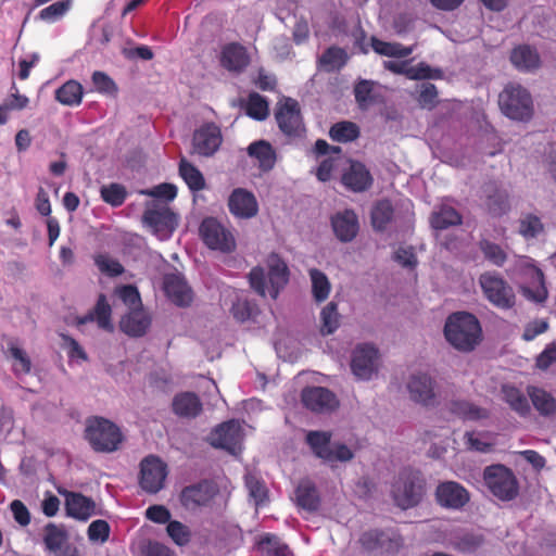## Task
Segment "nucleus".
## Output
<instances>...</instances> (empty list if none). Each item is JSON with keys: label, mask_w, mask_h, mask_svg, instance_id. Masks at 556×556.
<instances>
[{"label": "nucleus", "mask_w": 556, "mask_h": 556, "mask_svg": "<svg viewBox=\"0 0 556 556\" xmlns=\"http://www.w3.org/2000/svg\"><path fill=\"white\" fill-rule=\"evenodd\" d=\"M444 334L455 349L469 352L481 341L482 329L475 315L467 312H456L447 317Z\"/></svg>", "instance_id": "obj_1"}, {"label": "nucleus", "mask_w": 556, "mask_h": 556, "mask_svg": "<svg viewBox=\"0 0 556 556\" xmlns=\"http://www.w3.org/2000/svg\"><path fill=\"white\" fill-rule=\"evenodd\" d=\"M266 263L268 275L266 276L264 269L257 266L251 270L249 280L251 287L260 295L266 296L268 294L275 300L289 280V269L287 264L276 253L268 255Z\"/></svg>", "instance_id": "obj_2"}, {"label": "nucleus", "mask_w": 556, "mask_h": 556, "mask_svg": "<svg viewBox=\"0 0 556 556\" xmlns=\"http://www.w3.org/2000/svg\"><path fill=\"white\" fill-rule=\"evenodd\" d=\"M394 503L402 509L417 506L426 493V480L419 470L404 468L392 485Z\"/></svg>", "instance_id": "obj_3"}, {"label": "nucleus", "mask_w": 556, "mask_h": 556, "mask_svg": "<svg viewBox=\"0 0 556 556\" xmlns=\"http://www.w3.org/2000/svg\"><path fill=\"white\" fill-rule=\"evenodd\" d=\"M85 437L94 451L105 453L116 451L123 441L119 428L102 417L87 419Z\"/></svg>", "instance_id": "obj_4"}, {"label": "nucleus", "mask_w": 556, "mask_h": 556, "mask_svg": "<svg viewBox=\"0 0 556 556\" xmlns=\"http://www.w3.org/2000/svg\"><path fill=\"white\" fill-rule=\"evenodd\" d=\"M305 441L313 454L327 463H345L354 457V446L340 442H331V433L327 431H307Z\"/></svg>", "instance_id": "obj_5"}, {"label": "nucleus", "mask_w": 556, "mask_h": 556, "mask_svg": "<svg viewBox=\"0 0 556 556\" xmlns=\"http://www.w3.org/2000/svg\"><path fill=\"white\" fill-rule=\"evenodd\" d=\"M483 480L489 491L498 500H514L519 490L514 472L504 465H491L483 471Z\"/></svg>", "instance_id": "obj_6"}, {"label": "nucleus", "mask_w": 556, "mask_h": 556, "mask_svg": "<svg viewBox=\"0 0 556 556\" xmlns=\"http://www.w3.org/2000/svg\"><path fill=\"white\" fill-rule=\"evenodd\" d=\"M502 112L510 119L527 121L532 115V99L529 91L518 84H510L500 93Z\"/></svg>", "instance_id": "obj_7"}, {"label": "nucleus", "mask_w": 556, "mask_h": 556, "mask_svg": "<svg viewBox=\"0 0 556 556\" xmlns=\"http://www.w3.org/2000/svg\"><path fill=\"white\" fill-rule=\"evenodd\" d=\"M479 285L486 300L497 308L509 309L515 305L514 290L500 274H482L479 277Z\"/></svg>", "instance_id": "obj_8"}, {"label": "nucleus", "mask_w": 556, "mask_h": 556, "mask_svg": "<svg viewBox=\"0 0 556 556\" xmlns=\"http://www.w3.org/2000/svg\"><path fill=\"white\" fill-rule=\"evenodd\" d=\"M200 237L211 250L230 252L236 247L232 232L216 218H205L200 225Z\"/></svg>", "instance_id": "obj_9"}, {"label": "nucleus", "mask_w": 556, "mask_h": 556, "mask_svg": "<svg viewBox=\"0 0 556 556\" xmlns=\"http://www.w3.org/2000/svg\"><path fill=\"white\" fill-rule=\"evenodd\" d=\"M218 495L217 486L210 481L188 485L180 493V503L189 511L212 507Z\"/></svg>", "instance_id": "obj_10"}, {"label": "nucleus", "mask_w": 556, "mask_h": 556, "mask_svg": "<svg viewBox=\"0 0 556 556\" xmlns=\"http://www.w3.org/2000/svg\"><path fill=\"white\" fill-rule=\"evenodd\" d=\"M517 266L522 275L529 279L528 283L521 286L522 294L533 301L541 303L547 298V289L544 283L542 270L535 266L532 258L522 256L518 260Z\"/></svg>", "instance_id": "obj_11"}, {"label": "nucleus", "mask_w": 556, "mask_h": 556, "mask_svg": "<svg viewBox=\"0 0 556 556\" xmlns=\"http://www.w3.org/2000/svg\"><path fill=\"white\" fill-rule=\"evenodd\" d=\"M243 435L240 421L229 420L216 427L211 432L208 440L213 446L237 455L242 450Z\"/></svg>", "instance_id": "obj_12"}, {"label": "nucleus", "mask_w": 556, "mask_h": 556, "mask_svg": "<svg viewBox=\"0 0 556 556\" xmlns=\"http://www.w3.org/2000/svg\"><path fill=\"white\" fill-rule=\"evenodd\" d=\"M142 219L162 241L168 240L178 225V215L167 206L146 210Z\"/></svg>", "instance_id": "obj_13"}, {"label": "nucleus", "mask_w": 556, "mask_h": 556, "mask_svg": "<svg viewBox=\"0 0 556 556\" xmlns=\"http://www.w3.org/2000/svg\"><path fill=\"white\" fill-rule=\"evenodd\" d=\"M167 466L156 456H148L141 462L140 486L148 493L155 494L164 488Z\"/></svg>", "instance_id": "obj_14"}, {"label": "nucleus", "mask_w": 556, "mask_h": 556, "mask_svg": "<svg viewBox=\"0 0 556 556\" xmlns=\"http://www.w3.org/2000/svg\"><path fill=\"white\" fill-rule=\"evenodd\" d=\"M276 119L281 131L288 137H301L305 127L298 101L288 98L276 111Z\"/></svg>", "instance_id": "obj_15"}, {"label": "nucleus", "mask_w": 556, "mask_h": 556, "mask_svg": "<svg viewBox=\"0 0 556 556\" xmlns=\"http://www.w3.org/2000/svg\"><path fill=\"white\" fill-rule=\"evenodd\" d=\"M378 351L372 345H358L352 355L351 368L361 380H369L377 371Z\"/></svg>", "instance_id": "obj_16"}, {"label": "nucleus", "mask_w": 556, "mask_h": 556, "mask_svg": "<svg viewBox=\"0 0 556 556\" xmlns=\"http://www.w3.org/2000/svg\"><path fill=\"white\" fill-rule=\"evenodd\" d=\"M435 500L441 507L459 510L469 502L470 495L460 483L445 481L438 484Z\"/></svg>", "instance_id": "obj_17"}, {"label": "nucleus", "mask_w": 556, "mask_h": 556, "mask_svg": "<svg viewBox=\"0 0 556 556\" xmlns=\"http://www.w3.org/2000/svg\"><path fill=\"white\" fill-rule=\"evenodd\" d=\"M58 493L65 498V510L68 517L87 521L96 514V503L81 493L58 488Z\"/></svg>", "instance_id": "obj_18"}, {"label": "nucleus", "mask_w": 556, "mask_h": 556, "mask_svg": "<svg viewBox=\"0 0 556 556\" xmlns=\"http://www.w3.org/2000/svg\"><path fill=\"white\" fill-rule=\"evenodd\" d=\"M222 141L219 127L213 123L204 124L193 134V150L202 156H211L219 149Z\"/></svg>", "instance_id": "obj_19"}, {"label": "nucleus", "mask_w": 556, "mask_h": 556, "mask_svg": "<svg viewBox=\"0 0 556 556\" xmlns=\"http://www.w3.org/2000/svg\"><path fill=\"white\" fill-rule=\"evenodd\" d=\"M362 546L367 551L380 549L382 552L392 553L397 551L402 545L401 536L394 531L370 530L364 532L359 539Z\"/></svg>", "instance_id": "obj_20"}, {"label": "nucleus", "mask_w": 556, "mask_h": 556, "mask_svg": "<svg viewBox=\"0 0 556 556\" xmlns=\"http://www.w3.org/2000/svg\"><path fill=\"white\" fill-rule=\"evenodd\" d=\"M229 212L237 218L249 219L258 212V202L255 195L243 188H236L228 199Z\"/></svg>", "instance_id": "obj_21"}, {"label": "nucleus", "mask_w": 556, "mask_h": 556, "mask_svg": "<svg viewBox=\"0 0 556 556\" xmlns=\"http://www.w3.org/2000/svg\"><path fill=\"white\" fill-rule=\"evenodd\" d=\"M302 402L305 407L316 413H325L337 407L336 395L323 387H309L302 391Z\"/></svg>", "instance_id": "obj_22"}, {"label": "nucleus", "mask_w": 556, "mask_h": 556, "mask_svg": "<svg viewBox=\"0 0 556 556\" xmlns=\"http://www.w3.org/2000/svg\"><path fill=\"white\" fill-rule=\"evenodd\" d=\"M164 291L167 298L177 306H188L193 300L191 288L182 276L169 274L164 278Z\"/></svg>", "instance_id": "obj_23"}, {"label": "nucleus", "mask_w": 556, "mask_h": 556, "mask_svg": "<svg viewBox=\"0 0 556 556\" xmlns=\"http://www.w3.org/2000/svg\"><path fill=\"white\" fill-rule=\"evenodd\" d=\"M407 389L413 401L424 405L434 404V386L432 379L427 374L412 375Z\"/></svg>", "instance_id": "obj_24"}, {"label": "nucleus", "mask_w": 556, "mask_h": 556, "mask_svg": "<svg viewBox=\"0 0 556 556\" xmlns=\"http://www.w3.org/2000/svg\"><path fill=\"white\" fill-rule=\"evenodd\" d=\"M331 225L337 238L342 242L352 241L358 232V218L351 210L337 213L332 219Z\"/></svg>", "instance_id": "obj_25"}, {"label": "nucleus", "mask_w": 556, "mask_h": 556, "mask_svg": "<svg viewBox=\"0 0 556 556\" xmlns=\"http://www.w3.org/2000/svg\"><path fill=\"white\" fill-rule=\"evenodd\" d=\"M111 315L112 308L106 296L104 294H100L94 308L88 314L78 317L76 323L77 325H85L87 323L96 321L99 328L106 331H113L114 326L111 321Z\"/></svg>", "instance_id": "obj_26"}, {"label": "nucleus", "mask_w": 556, "mask_h": 556, "mask_svg": "<svg viewBox=\"0 0 556 556\" xmlns=\"http://www.w3.org/2000/svg\"><path fill=\"white\" fill-rule=\"evenodd\" d=\"M448 412L464 421H478L489 417V410L467 400L453 399L447 404Z\"/></svg>", "instance_id": "obj_27"}, {"label": "nucleus", "mask_w": 556, "mask_h": 556, "mask_svg": "<svg viewBox=\"0 0 556 556\" xmlns=\"http://www.w3.org/2000/svg\"><path fill=\"white\" fill-rule=\"evenodd\" d=\"M343 185L355 192H361L371 186L372 177L366 166L359 162H352L342 176Z\"/></svg>", "instance_id": "obj_28"}, {"label": "nucleus", "mask_w": 556, "mask_h": 556, "mask_svg": "<svg viewBox=\"0 0 556 556\" xmlns=\"http://www.w3.org/2000/svg\"><path fill=\"white\" fill-rule=\"evenodd\" d=\"M222 65L231 72H241L250 63L247 49L239 43L226 45L222 50Z\"/></svg>", "instance_id": "obj_29"}, {"label": "nucleus", "mask_w": 556, "mask_h": 556, "mask_svg": "<svg viewBox=\"0 0 556 556\" xmlns=\"http://www.w3.org/2000/svg\"><path fill=\"white\" fill-rule=\"evenodd\" d=\"M510 61L521 72H533L541 66V59L536 49L528 45L514 48L510 53Z\"/></svg>", "instance_id": "obj_30"}, {"label": "nucleus", "mask_w": 556, "mask_h": 556, "mask_svg": "<svg viewBox=\"0 0 556 556\" xmlns=\"http://www.w3.org/2000/svg\"><path fill=\"white\" fill-rule=\"evenodd\" d=\"M483 193L485 195V206L492 216H502L509 210L508 194L506 190L497 187L496 184H488Z\"/></svg>", "instance_id": "obj_31"}, {"label": "nucleus", "mask_w": 556, "mask_h": 556, "mask_svg": "<svg viewBox=\"0 0 556 556\" xmlns=\"http://www.w3.org/2000/svg\"><path fill=\"white\" fill-rule=\"evenodd\" d=\"M151 325L149 315L143 309H135L121 320V329L131 337L143 336Z\"/></svg>", "instance_id": "obj_32"}, {"label": "nucleus", "mask_w": 556, "mask_h": 556, "mask_svg": "<svg viewBox=\"0 0 556 556\" xmlns=\"http://www.w3.org/2000/svg\"><path fill=\"white\" fill-rule=\"evenodd\" d=\"M173 409L178 416L193 418L201 413L202 403L197 394L185 392L175 396Z\"/></svg>", "instance_id": "obj_33"}, {"label": "nucleus", "mask_w": 556, "mask_h": 556, "mask_svg": "<svg viewBox=\"0 0 556 556\" xmlns=\"http://www.w3.org/2000/svg\"><path fill=\"white\" fill-rule=\"evenodd\" d=\"M431 226L435 230H443L450 226H456L462 223L460 214L447 203H442L437 211H434L430 218Z\"/></svg>", "instance_id": "obj_34"}, {"label": "nucleus", "mask_w": 556, "mask_h": 556, "mask_svg": "<svg viewBox=\"0 0 556 556\" xmlns=\"http://www.w3.org/2000/svg\"><path fill=\"white\" fill-rule=\"evenodd\" d=\"M465 443L470 451L490 453L496 445V434L489 431H468L465 433Z\"/></svg>", "instance_id": "obj_35"}, {"label": "nucleus", "mask_w": 556, "mask_h": 556, "mask_svg": "<svg viewBox=\"0 0 556 556\" xmlns=\"http://www.w3.org/2000/svg\"><path fill=\"white\" fill-rule=\"evenodd\" d=\"M502 394L503 400L520 416H526L530 413L528 397L520 389L510 384H504L502 387Z\"/></svg>", "instance_id": "obj_36"}, {"label": "nucleus", "mask_w": 556, "mask_h": 556, "mask_svg": "<svg viewBox=\"0 0 556 556\" xmlns=\"http://www.w3.org/2000/svg\"><path fill=\"white\" fill-rule=\"evenodd\" d=\"M528 395L534 408L543 416H549L556 410V401L551 393L538 387H528Z\"/></svg>", "instance_id": "obj_37"}, {"label": "nucleus", "mask_w": 556, "mask_h": 556, "mask_svg": "<svg viewBox=\"0 0 556 556\" xmlns=\"http://www.w3.org/2000/svg\"><path fill=\"white\" fill-rule=\"evenodd\" d=\"M83 86L76 80H67L55 91V99L63 105L76 106L81 103Z\"/></svg>", "instance_id": "obj_38"}, {"label": "nucleus", "mask_w": 556, "mask_h": 556, "mask_svg": "<svg viewBox=\"0 0 556 556\" xmlns=\"http://www.w3.org/2000/svg\"><path fill=\"white\" fill-rule=\"evenodd\" d=\"M295 497L298 505L308 511H314L319 506L317 490L308 480H303L299 483L295 490Z\"/></svg>", "instance_id": "obj_39"}, {"label": "nucleus", "mask_w": 556, "mask_h": 556, "mask_svg": "<svg viewBox=\"0 0 556 556\" xmlns=\"http://www.w3.org/2000/svg\"><path fill=\"white\" fill-rule=\"evenodd\" d=\"M248 152L250 156L257 160L261 169L269 170L274 167L276 162L275 151L266 141L261 140L251 143Z\"/></svg>", "instance_id": "obj_40"}, {"label": "nucleus", "mask_w": 556, "mask_h": 556, "mask_svg": "<svg viewBox=\"0 0 556 556\" xmlns=\"http://www.w3.org/2000/svg\"><path fill=\"white\" fill-rule=\"evenodd\" d=\"M371 48L380 55L397 59L406 58L414 51L413 47H404L397 42H387L377 38L371 39Z\"/></svg>", "instance_id": "obj_41"}, {"label": "nucleus", "mask_w": 556, "mask_h": 556, "mask_svg": "<svg viewBox=\"0 0 556 556\" xmlns=\"http://www.w3.org/2000/svg\"><path fill=\"white\" fill-rule=\"evenodd\" d=\"M179 174L191 191H200L205 187L202 173L186 160L179 164Z\"/></svg>", "instance_id": "obj_42"}, {"label": "nucleus", "mask_w": 556, "mask_h": 556, "mask_svg": "<svg viewBox=\"0 0 556 556\" xmlns=\"http://www.w3.org/2000/svg\"><path fill=\"white\" fill-rule=\"evenodd\" d=\"M544 230L541 218L534 214H523L519 219V233L527 240L536 238Z\"/></svg>", "instance_id": "obj_43"}, {"label": "nucleus", "mask_w": 556, "mask_h": 556, "mask_svg": "<svg viewBox=\"0 0 556 556\" xmlns=\"http://www.w3.org/2000/svg\"><path fill=\"white\" fill-rule=\"evenodd\" d=\"M309 277L312 281V293L316 302L325 301L330 293V282L328 277L318 269H311Z\"/></svg>", "instance_id": "obj_44"}, {"label": "nucleus", "mask_w": 556, "mask_h": 556, "mask_svg": "<svg viewBox=\"0 0 556 556\" xmlns=\"http://www.w3.org/2000/svg\"><path fill=\"white\" fill-rule=\"evenodd\" d=\"M330 138L338 142H350L359 136V129L352 122H340L334 124L329 131Z\"/></svg>", "instance_id": "obj_45"}, {"label": "nucleus", "mask_w": 556, "mask_h": 556, "mask_svg": "<svg viewBox=\"0 0 556 556\" xmlns=\"http://www.w3.org/2000/svg\"><path fill=\"white\" fill-rule=\"evenodd\" d=\"M67 539L65 530L54 523H48L45 528L43 543L46 548L51 552L61 549Z\"/></svg>", "instance_id": "obj_46"}, {"label": "nucleus", "mask_w": 556, "mask_h": 556, "mask_svg": "<svg viewBox=\"0 0 556 556\" xmlns=\"http://www.w3.org/2000/svg\"><path fill=\"white\" fill-rule=\"evenodd\" d=\"M393 215L392 204L388 200H381L376 203L371 211V223L374 228L382 230L391 220Z\"/></svg>", "instance_id": "obj_47"}, {"label": "nucleus", "mask_w": 556, "mask_h": 556, "mask_svg": "<svg viewBox=\"0 0 556 556\" xmlns=\"http://www.w3.org/2000/svg\"><path fill=\"white\" fill-rule=\"evenodd\" d=\"M245 111L251 118L264 121L269 114L268 102L258 93H251L248 98Z\"/></svg>", "instance_id": "obj_48"}, {"label": "nucleus", "mask_w": 556, "mask_h": 556, "mask_svg": "<svg viewBox=\"0 0 556 556\" xmlns=\"http://www.w3.org/2000/svg\"><path fill=\"white\" fill-rule=\"evenodd\" d=\"M323 334L333 333L340 325V315L338 313V306L334 302L328 303L320 313Z\"/></svg>", "instance_id": "obj_49"}, {"label": "nucleus", "mask_w": 556, "mask_h": 556, "mask_svg": "<svg viewBox=\"0 0 556 556\" xmlns=\"http://www.w3.org/2000/svg\"><path fill=\"white\" fill-rule=\"evenodd\" d=\"M9 352L14 359L13 371L16 376L26 375L30 371L31 363L27 353L21 349L15 341L9 342Z\"/></svg>", "instance_id": "obj_50"}, {"label": "nucleus", "mask_w": 556, "mask_h": 556, "mask_svg": "<svg viewBox=\"0 0 556 556\" xmlns=\"http://www.w3.org/2000/svg\"><path fill=\"white\" fill-rule=\"evenodd\" d=\"M260 547L268 556H293L289 546L274 534H265L260 541Z\"/></svg>", "instance_id": "obj_51"}, {"label": "nucleus", "mask_w": 556, "mask_h": 556, "mask_svg": "<svg viewBox=\"0 0 556 556\" xmlns=\"http://www.w3.org/2000/svg\"><path fill=\"white\" fill-rule=\"evenodd\" d=\"M320 65L325 71L331 72L341 68L346 62V53L341 48H329L321 55Z\"/></svg>", "instance_id": "obj_52"}, {"label": "nucleus", "mask_w": 556, "mask_h": 556, "mask_svg": "<svg viewBox=\"0 0 556 556\" xmlns=\"http://www.w3.org/2000/svg\"><path fill=\"white\" fill-rule=\"evenodd\" d=\"M100 193L102 200L114 207L121 206L125 202L127 195L125 187L116 182L102 186Z\"/></svg>", "instance_id": "obj_53"}, {"label": "nucleus", "mask_w": 556, "mask_h": 556, "mask_svg": "<svg viewBox=\"0 0 556 556\" xmlns=\"http://www.w3.org/2000/svg\"><path fill=\"white\" fill-rule=\"evenodd\" d=\"M72 0H60L39 12V18L47 23H54L62 18L71 9Z\"/></svg>", "instance_id": "obj_54"}, {"label": "nucleus", "mask_w": 556, "mask_h": 556, "mask_svg": "<svg viewBox=\"0 0 556 556\" xmlns=\"http://www.w3.org/2000/svg\"><path fill=\"white\" fill-rule=\"evenodd\" d=\"M115 292L130 312L142 309L141 298L136 287L131 285L122 286Z\"/></svg>", "instance_id": "obj_55"}, {"label": "nucleus", "mask_w": 556, "mask_h": 556, "mask_svg": "<svg viewBox=\"0 0 556 556\" xmlns=\"http://www.w3.org/2000/svg\"><path fill=\"white\" fill-rule=\"evenodd\" d=\"M168 536L178 546H185L190 542L191 532L190 529L180 521L172 520L166 527Z\"/></svg>", "instance_id": "obj_56"}, {"label": "nucleus", "mask_w": 556, "mask_h": 556, "mask_svg": "<svg viewBox=\"0 0 556 556\" xmlns=\"http://www.w3.org/2000/svg\"><path fill=\"white\" fill-rule=\"evenodd\" d=\"M94 264L98 269L110 277H116L123 274V265L108 254H98L94 256Z\"/></svg>", "instance_id": "obj_57"}, {"label": "nucleus", "mask_w": 556, "mask_h": 556, "mask_svg": "<svg viewBox=\"0 0 556 556\" xmlns=\"http://www.w3.org/2000/svg\"><path fill=\"white\" fill-rule=\"evenodd\" d=\"M94 90L105 96L115 97L118 88L115 81L105 73L96 71L91 77Z\"/></svg>", "instance_id": "obj_58"}, {"label": "nucleus", "mask_w": 556, "mask_h": 556, "mask_svg": "<svg viewBox=\"0 0 556 556\" xmlns=\"http://www.w3.org/2000/svg\"><path fill=\"white\" fill-rule=\"evenodd\" d=\"M374 86L370 80H361L356 84L354 94L361 109H367L375 102Z\"/></svg>", "instance_id": "obj_59"}, {"label": "nucleus", "mask_w": 556, "mask_h": 556, "mask_svg": "<svg viewBox=\"0 0 556 556\" xmlns=\"http://www.w3.org/2000/svg\"><path fill=\"white\" fill-rule=\"evenodd\" d=\"M442 77V71L440 68H432L425 62H420L415 66L409 65L407 71V78L413 80L420 79H438Z\"/></svg>", "instance_id": "obj_60"}, {"label": "nucleus", "mask_w": 556, "mask_h": 556, "mask_svg": "<svg viewBox=\"0 0 556 556\" xmlns=\"http://www.w3.org/2000/svg\"><path fill=\"white\" fill-rule=\"evenodd\" d=\"M245 485L250 496L254 500L256 506H261L267 498L265 485L253 475L245 476Z\"/></svg>", "instance_id": "obj_61"}, {"label": "nucleus", "mask_w": 556, "mask_h": 556, "mask_svg": "<svg viewBox=\"0 0 556 556\" xmlns=\"http://www.w3.org/2000/svg\"><path fill=\"white\" fill-rule=\"evenodd\" d=\"M141 193L155 199L173 201L177 195V187L173 184L164 182L151 189L143 190Z\"/></svg>", "instance_id": "obj_62"}, {"label": "nucleus", "mask_w": 556, "mask_h": 556, "mask_svg": "<svg viewBox=\"0 0 556 556\" xmlns=\"http://www.w3.org/2000/svg\"><path fill=\"white\" fill-rule=\"evenodd\" d=\"M481 250L485 256L486 260H489L491 263H493L496 266H502L506 261V254L504 250L490 241H482L481 242Z\"/></svg>", "instance_id": "obj_63"}, {"label": "nucleus", "mask_w": 556, "mask_h": 556, "mask_svg": "<svg viewBox=\"0 0 556 556\" xmlns=\"http://www.w3.org/2000/svg\"><path fill=\"white\" fill-rule=\"evenodd\" d=\"M110 526L105 520H94L88 527V539L91 542L103 543L109 539Z\"/></svg>", "instance_id": "obj_64"}]
</instances>
